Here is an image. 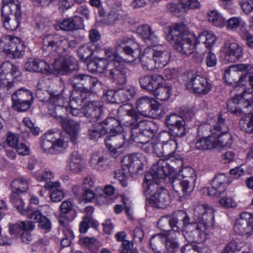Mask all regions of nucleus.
I'll return each instance as SVG.
<instances>
[{
  "mask_svg": "<svg viewBox=\"0 0 253 253\" xmlns=\"http://www.w3.org/2000/svg\"><path fill=\"white\" fill-rule=\"evenodd\" d=\"M171 171L168 160L160 159L153 165L151 169L145 175L143 183L144 194L146 197H150L149 203L152 207L165 209L170 203L168 191L160 185L161 180H164L166 177H169L173 189L180 200L184 199L186 196L193 191L196 180L193 169L189 168L183 169L181 179L171 177Z\"/></svg>",
  "mask_w": 253,
  "mask_h": 253,
  "instance_id": "f257e3e1",
  "label": "nucleus"
},
{
  "mask_svg": "<svg viewBox=\"0 0 253 253\" xmlns=\"http://www.w3.org/2000/svg\"><path fill=\"white\" fill-rule=\"evenodd\" d=\"M76 40L68 41L64 37L58 34L48 35L43 39V49L49 52L48 55L53 58V67L60 75H66L78 69L77 60L68 53L62 54L65 46L75 48Z\"/></svg>",
  "mask_w": 253,
  "mask_h": 253,
  "instance_id": "f03ea898",
  "label": "nucleus"
},
{
  "mask_svg": "<svg viewBox=\"0 0 253 253\" xmlns=\"http://www.w3.org/2000/svg\"><path fill=\"white\" fill-rule=\"evenodd\" d=\"M184 25L176 23L169 27L167 41L176 51L182 54L189 55L192 53L198 44L211 48L216 41L215 36L207 31L200 34L197 38L193 33L185 31Z\"/></svg>",
  "mask_w": 253,
  "mask_h": 253,
  "instance_id": "7ed1b4c3",
  "label": "nucleus"
},
{
  "mask_svg": "<svg viewBox=\"0 0 253 253\" xmlns=\"http://www.w3.org/2000/svg\"><path fill=\"white\" fill-rule=\"evenodd\" d=\"M115 47L116 50L122 51L130 58L128 59V61H133L140 56V63L143 69L150 71L156 70L153 58V48H145L140 55L141 49L139 44L133 40L128 37H123L118 39Z\"/></svg>",
  "mask_w": 253,
  "mask_h": 253,
  "instance_id": "20e7f679",
  "label": "nucleus"
},
{
  "mask_svg": "<svg viewBox=\"0 0 253 253\" xmlns=\"http://www.w3.org/2000/svg\"><path fill=\"white\" fill-rule=\"evenodd\" d=\"M118 113L120 115L125 114L122 121L125 125L135 127L134 133H137V131H140L147 136L153 137L156 132L157 126L153 122L144 120L137 122L138 120V114L130 105L126 104L120 106L118 109Z\"/></svg>",
  "mask_w": 253,
  "mask_h": 253,
  "instance_id": "39448f33",
  "label": "nucleus"
},
{
  "mask_svg": "<svg viewBox=\"0 0 253 253\" xmlns=\"http://www.w3.org/2000/svg\"><path fill=\"white\" fill-rule=\"evenodd\" d=\"M1 17L4 27L9 31H15L21 20L20 3L18 0H3Z\"/></svg>",
  "mask_w": 253,
  "mask_h": 253,
  "instance_id": "423d86ee",
  "label": "nucleus"
},
{
  "mask_svg": "<svg viewBox=\"0 0 253 253\" xmlns=\"http://www.w3.org/2000/svg\"><path fill=\"white\" fill-rule=\"evenodd\" d=\"M248 74H253V65L251 64H237L231 65L224 71V79L226 84L236 86L242 85L243 92L251 93L250 89L246 90L243 83Z\"/></svg>",
  "mask_w": 253,
  "mask_h": 253,
  "instance_id": "0eeeda50",
  "label": "nucleus"
},
{
  "mask_svg": "<svg viewBox=\"0 0 253 253\" xmlns=\"http://www.w3.org/2000/svg\"><path fill=\"white\" fill-rule=\"evenodd\" d=\"M20 75L19 67L9 61L3 62L0 66V94L4 91L10 93L14 86L15 82L9 80L12 77L15 78Z\"/></svg>",
  "mask_w": 253,
  "mask_h": 253,
  "instance_id": "6e6552de",
  "label": "nucleus"
},
{
  "mask_svg": "<svg viewBox=\"0 0 253 253\" xmlns=\"http://www.w3.org/2000/svg\"><path fill=\"white\" fill-rule=\"evenodd\" d=\"M25 46L20 38L4 35L0 39V51L11 54L14 58L22 57L25 53Z\"/></svg>",
  "mask_w": 253,
  "mask_h": 253,
  "instance_id": "1a4fd4ad",
  "label": "nucleus"
},
{
  "mask_svg": "<svg viewBox=\"0 0 253 253\" xmlns=\"http://www.w3.org/2000/svg\"><path fill=\"white\" fill-rule=\"evenodd\" d=\"M136 107L138 113L145 117H154L161 115L163 108L154 99L148 96L137 99Z\"/></svg>",
  "mask_w": 253,
  "mask_h": 253,
  "instance_id": "9d476101",
  "label": "nucleus"
},
{
  "mask_svg": "<svg viewBox=\"0 0 253 253\" xmlns=\"http://www.w3.org/2000/svg\"><path fill=\"white\" fill-rule=\"evenodd\" d=\"M41 147L47 154H57L63 152L67 143L61 138H57L54 133L48 132L42 137Z\"/></svg>",
  "mask_w": 253,
  "mask_h": 253,
  "instance_id": "9b49d317",
  "label": "nucleus"
},
{
  "mask_svg": "<svg viewBox=\"0 0 253 253\" xmlns=\"http://www.w3.org/2000/svg\"><path fill=\"white\" fill-rule=\"evenodd\" d=\"M216 130L217 133L213 138L214 148L230 147L233 143L232 137L228 133L229 129L224 124V119L220 116H219L218 122L214 126V130Z\"/></svg>",
  "mask_w": 253,
  "mask_h": 253,
  "instance_id": "f8f14e48",
  "label": "nucleus"
},
{
  "mask_svg": "<svg viewBox=\"0 0 253 253\" xmlns=\"http://www.w3.org/2000/svg\"><path fill=\"white\" fill-rule=\"evenodd\" d=\"M186 86L188 89L201 94H206L211 91V84L206 78L196 73L189 72L187 74Z\"/></svg>",
  "mask_w": 253,
  "mask_h": 253,
  "instance_id": "ddd939ff",
  "label": "nucleus"
},
{
  "mask_svg": "<svg viewBox=\"0 0 253 253\" xmlns=\"http://www.w3.org/2000/svg\"><path fill=\"white\" fill-rule=\"evenodd\" d=\"M194 215L198 223H201L207 229L214 225V210L208 205H198L194 208Z\"/></svg>",
  "mask_w": 253,
  "mask_h": 253,
  "instance_id": "4468645a",
  "label": "nucleus"
},
{
  "mask_svg": "<svg viewBox=\"0 0 253 253\" xmlns=\"http://www.w3.org/2000/svg\"><path fill=\"white\" fill-rule=\"evenodd\" d=\"M235 233L250 236L253 233V214L244 212L236 219L234 225Z\"/></svg>",
  "mask_w": 253,
  "mask_h": 253,
  "instance_id": "2eb2a0df",
  "label": "nucleus"
},
{
  "mask_svg": "<svg viewBox=\"0 0 253 253\" xmlns=\"http://www.w3.org/2000/svg\"><path fill=\"white\" fill-rule=\"evenodd\" d=\"M166 125L173 137H182L186 135L185 122L181 116L172 114L166 118Z\"/></svg>",
  "mask_w": 253,
  "mask_h": 253,
  "instance_id": "dca6fc26",
  "label": "nucleus"
},
{
  "mask_svg": "<svg viewBox=\"0 0 253 253\" xmlns=\"http://www.w3.org/2000/svg\"><path fill=\"white\" fill-rule=\"evenodd\" d=\"M106 75L116 84L123 85L126 83L129 70L122 65H114L110 63L106 71Z\"/></svg>",
  "mask_w": 253,
  "mask_h": 253,
  "instance_id": "f3484780",
  "label": "nucleus"
},
{
  "mask_svg": "<svg viewBox=\"0 0 253 253\" xmlns=\"http://www.w3.org/2000/svg\"><path fill=\"white\" fill-rule=\"evenodd\" d=\"M124 139L127 140L125 136L121 134H111L106 137V147L112 157L117 158L123 153Z\"/></svg>",
  "mask_w": 253,
  "mask_h": 253,
  "instance_id": "a211bd4d",
  "label": "nucleus"
},
{
  "mask_svg": "<svg viewBox=\"0 0 253 253\" xmlns=\"http://www.w3.org/2000/svg\"><path fill=\"white\" fill-rule=\"evenodd\" d=\"M227 185V178L223 174H219L214 177L211 188H205L204 190L209 196L219 197L225 194Z\"/></svg>",
  "mask_w": 253,
  "mask_h": 253,
  "instance_id": "6ab92c4d",
  "label": "nucleus"
},
{
  "mask_svg": "<svg viewBox=\"0 0 253 253\" xmlns=\"http://www.w3.org/2000/svg\"><path fill=\"white\" fill-rule=\"evenodd\" d=\"M251 102L244 99L242 94H236L227 102V107L229 111L237 116L243 113L242 108H247L251 106Z\"/></svg>",
  "mask_w": 253,
  "mask_h": 253,
  "instance_id": "aec40b11",
  "label": "nucleus"
},
{
  "mask_svg": "<svg viewBox=\"0 0 253 253\" xmlns=\"http://www.w3.org/2000/svg\"><path fill=\"white\" fill-rule=\"evenodd\" d=\"M223 51L225 60L229 62L239 60L244 54L243 47L236 42L225 43Z\"/></svg>",
  "mask_w": 253,
  "mask_h": 253,
  "instance_id": "412c9836",
  "label": "nucleus"
},
{
  "mask_svg": "<svg viewBox=\"0 0 253 253\" xmlns=\"http://www.w3.org/2000/svg\"><path fill=\"white\" fill-rule=\"evenodd\" d=\"M84 115L91 122H96L101 115V105L97 101H89L82 108Z\"/></svg>",
  "mask_w": 253,
  "mask_h": 253,
  "instance_id": "4be33fe9",
  "label": "nucleus"
},
{
  "mask_svg": "<svg viewBox=\"0 0 253 253\" xmlns=\"http://www.w3.org/2000/svg\"><path fill=\"white\" fill-rule=\"evenodd\" d=\"M123 169H128L130 174L137 173L143 168L141 160L135 155H127L122 161Z\"/></svg>",
  "mask_w": 253,
  "mask_h": 253,
  "instance_id": "5701e85b",
  "label": "nucleus"
},
{
  "mask_svg": "<svg viewBox=\"0 0 253 253\" xmlns=\"http://www.w3.org/2000/svg\"><path fill=\"white\" fill-rule=\"evenodd\" d=\"M206 229L201 223L192 224L186 231L187 238L190 242H201L206 238Z\"/></svg>",
  "mask_w": 253,
  "mask_h": 253,
  "instance_id": "b1692460",
  "label": "nucleus"
},
{
  "mask_svg": "<svg viewBox=\"0 0 253 253\" xmlns=\"http://www.w3.org/2000/svg\"><path fill=\"white\" fill-rule=\"evenodd\" d=\"M9 233L13 238L20 237L23 232L33 230L34 224L32 221H19L14 224L10 223L8 225Z\"/></svg>",
  "mask_w": 253,
  "mask_h": 253,
  "instance_id": "393cba45",
  "label": "nucleus"
},
{
  "mask_svg": "<svg viewBox=\"0 0 253 253\" xmlns=\"http://www.w3.org/2000/svg\"><path fill=\"white\" fill-rule=\"evenodd\" d=\"M163 80V77L158 75L144 76L140 78L139 83L142 88L154 93Z\"/></svg>",
  "mask_w": 253,
  "mask_h": 253,
  "instance_id": "a878e982",
  "label": "nucleus"
},
{
  "mask_svg": "<svg viewBox=\"0 0 253 253\" xmlns=\"http://www.w3.org/2000/svg\"><path fill=\"white\" fill-rule=\"evenodd\" d=\"M136 31L138 35L147 44H155L159 42L158 37L148 24H143L138 26Z\"/></svg>",
  "mask_w": 253,
  "mask_h": 253,
  "instance_id": "bb28decb",
  "label": "nucleus"
},
{
  "mask_svg": "<svg viewBox=\"0 0 253 253\" xmlns=\"http://www.w3.org/2000/svg\"><path fill=\"white\" fill-rule=\"evenodd\" d=\"M171 135L167 131L161 132L160 134V139L163 143L164 156L171 155L176 150V140L174 139V137H172Z\"/></svg>",
  "mask_w": 253,
  "mask_h": 253,
  "instance_id": "cd10ccee",
  "label": "nucleus"
},
{
  "mask_svg": "<svg viewBox=\"0 0 253 253\" xmlns=\"http://www.w3.org/2000/svg\"><path fill=\"white\" fill-rule=\"evenodd\" d=\"M25 68L27 71L42 74L50 72L48 64L46 62L39 59H29L26 63Z\"/></svg>",
  "mask_w": 253,
  "mask_h": 253,
  "instance_id": "c85d7f7f",
  "label": "nucleus"
},
{
  "mask_svg": "<svg viewBox=\"0 0 253 253\" xmlns=\"http://www.w3.org/2000/svg\"><path fill=\"white\" fill-rule=\"evenodd\" d=\"M179 219L173 216L166 215L162 217L158 221V226L162 230L169 231L168 227H169L172 231L177 232L181 231L178 223Z\"/></svg>",
  "mask_w": 253,
  "mask_h": 253,
  "instance_id": "c756f323",
  "label": "nucleus"
},
{
  "mask_svg": "<svg viewBox=\"0 0 253 253\" xmlns=\"http://www.w3.org/2000/svg\"><path fill=\"white\" fill-rule=\"evenodd\" d=\"M60 125L64 130L70 135L71 141L75 143L80 127V124L73 120L66 119L61 120Z\"/></svg>",
  "mask_w": 253,
  "mask_h": 253,
  "instance_id": "7c9ffc66",
  "label": "nucleus"
},
{
  "mask_svg": "<svg viewBox=\"0 0 253 253\" xmlns=\"http://www.w3.org/2000/svg\"><path fill=\"white\" fill-rule=\"evenodd\" d=\"M84 211L86 215L83 218V221L80 224L79 231L81 233H85L89 227L96 228L98 224L96 220L91 217V214L94 211L92 207H87L85 208Z\"/></svg>",
  "mask_w": 253,
  "mask_h": 253,
  "instance_id": "2f4dec72",
  "label": "nucleus"
},
{
  "mask_svg": "<svg viewBox=\"0 0 253 253\" xmlns=\"http://www.w3.org/2000/svg\"><path fill=\"white\" fill-rule=\"evenodd\" d=\"M200 6V3L198 0H180L179 4L174 5L171 11L175 15L180 16L185 13L186 8L197 9Z\"/></svg>",
  "mask_w": 253,
  "mask_h": 253,
  "instance_id": "473e14b6",
  "label": "nucleus"
},
{
  "mask_svg": "<svg viewBox=\"0 0 253 253\" xmlns=\"http://www.w3.org/2000/svg\"><path fill=\"white\" fill-rule=\"evenodd\" d=\"M154 60L156 66V69H162L166 66L169 60V52L165 50L159 49L158 46L153 47Z\"/></svg>",
  "mask_w": 253,
  "mask_h": 253,
  "instance_id": "72a5a7b5",
  "label": "nucleus"
},
{
  "mask_svg": "<svg viewBox=\"0 0 253 253\" xmlns=\"http://www.w3.org/2000/svg\"><path fill=\"white\" fill-rule=\"evenodd\" d=\"M100 124L103 126V130L105 131V134L107 133H110V135L118 134L123 130L120 122L113 117L106 118Z\"/></svg>",
  "mask_w": 253,
  "mask_h": 253,
  "instance_id": "f704fd0d",
  "label": "nucleus"
},
{
  "mask_svg": "<svg viewBox=\"0 0 253 253\" xmlns=\"http://www.w3.org/2000/svg\"><path fill=\"white\" fill-rule=\"evenodd\" d=\"M89 164L93 169L103 171L108 168L109 161L106 156L93 153L91 156Z\"/></svg>",
  "mask_w": 253,
  "mask_h": 253,
  "instance_id": "c9c22d12",
  "label": "nucleus"
},
{
  "mask_svg": "<svg viewBox=\"0 0 253 253\" xmlns=\"http://www.w3.org/2000/svg\"><path fill=\"white\" fill-rule=\"evenodd\" d=\"M98 83L97 79L95 77L84 74L82 81V88L79 93H82L87 97L89 96L93 91V87Z\"/></svg>",
  "mask_w": 253,
  "mask_h": 253,
  "instance_id": "e433bc0d",
  "label": "nucleus"
},
{
  "mask_svg": "<svg viewBox=\"0 0 253 253\" xmlns=\"http://www.w3.org/2000/svg\"><path fill=\"white\" fill-rule=\"evenodd\" d=\"M68 169L73 173H78L84 168L82 156L77 152H73L69 158Z\"/></svg>",
  "mask_w": 253,
  "mask_h": 253,
  "instance_id": "4c0bfd02",
  "label": "nucleus"
},
{
  "mask_svg": "<svg viewBox=\"0 0 253 253\" xmlns=\"http://www.w3.org/2000/svg\"><path fill=\"white\" fill-rule=\"evenodd\" d=\"M130 127V133L129 137L127 138L128 142L132 144L134 142L136 143H141L142 145L150 144L151 141L150 139L152 137H149L145 135L144 133L140 132V131H137V133H134V131L135 130V127L133 126H128Z\"/></svg>",
  "mask_w": 253,
  "mask_h": 253,
  "instance_id": "58836bf2",
  "label": "nucleus"
},
{
  "mask_svg": "<svg viewBox=\"0 0 253 253\" xmlns=\"http://www.w3.org/2000/svg\"><path fill=\"white\" fill-rule=\"evenodd\" d=\"M48 112L50 115L56 119L60 124L61 120H65L66 117L68 115V106L60 105L49 106Z\"/></svg>",
  "mask_w": 253,
  "mask_h": 253,
  "instance_id": "ea45409f",
  "label": "nucleus"
},
{
  "mask_svg": "<svg viewBox=\"0 0 253 253\" xmlns=\"http://www.w3.org/2000/svg\"><path fill=\"white\" fill-rule=\"evenodd\" d=\"M82 18L79 16L66 18L59 24V28L65 31L75 30L79 28V23H82Z\"/></svg>",
  "mask_w": 253,
  "mask_h": 253,
  "instance_id": "a19ab883",
  "label": "nucleus"
},
{
  "mask_svg": "<svg viewBox=\"0 0 253 253\" xmlns=\"http://www.w3.org/2000/svg\"><path fill=\"white\" fill-rule=\"evenodd\" d=\"M180 231L173 232L169 231V233L166 236V252L168 253L175 252V250L179 247V244L177 241L178 235H180Z\"/></svg>",
  "mask_w": 253,
  "mask_h": 253,
  "instance_id": "79ce46f5",
  "label": "nucleus"
},
{
  "mask_svg": "<svg viewBox=\"0 0 253 253\" xmlns=\"http://www.w3.org/2000/svg\"><path fill=\"white\" fill-rule=\"evenodd\" d=\"M166 239V236L161 234L153 236L150 241V245L154 253H168L163 248Z\"/></svg>",
  "mask_w": 253,
  "mask_h": 253,
  "instance_id": "37998d69",
  "label": "nucleus"
},
{
  "mask_svg": "<svg viewBox=\"0 0 253 253\" xmlns=\"http://www.w3.org/2000/svg\"><path fill=\"white\" fill-rule=\"evenodd\" d=\"M239 126L241 130L248 133H253V113L245 114L240 120Z\"/></svg>",
  "mask_w": 253,
  "mask_h": 253,
  "instance_id": "c03bdc74",
  "label": "nucleus"
},
{
  "mask_svg": "<svg viewBox=\"0 0 253 253\" xmlns=\"http://www.w3.org/2000/svg\"><path fill=\"white\" fill-rule=\"evenodd\" d=\"M215 126V125L211 126L208 123L201 124L197 130L198 136L213 139L215 134L217 133V130H214Z\"/></svg>",
  "mask_w": 253,
  "mask_h": 253,
  "instance_id": "a18cd8bd",
  "label": "nucleus"
},
{
  "mask_svg": "<svg viewBox=\"0 0 253 253\" xmlns=\"http://www.w3.org/2000/svg\"><path fill=\"white\" fill-rule=\"evenodd\" d=\"M87 136L90 139L97 140L105 135V131L100 123L92 125L88 129Z\"/></svg>",
  "mask_w": 253,
  "mask_h": 253,
  "instance_id": "49530a36",
  "label": "nucleus"
},
{
  "mask_svg": "<svg viewBox=\"0 0 253 253\" xmlns=\"http://www.w3.org/2000/svg\"><path fill=\"white\" fill-rule=\"evenodd\" d=\"M33 93L24 88L14 91L12 95V100L33 101Z\"/></svg>",
  "mask_w": 253,
  "mask_h": 253,
  "instance_id": "de8ad7c7",
  "label": "nucleus"
},
{
  "mask_svg": "<svg viewBox=\"0 0 253 253\" xmlns=\"http://www.w3.org/2000/svg\"><path fill=\"white\" fill-rule=\"evenodd\" d=\"M12 191L22 193L27 191L29 188L27 180L22 178L14 179L11 183Z\"/></svg>",
  "mask_w": 253,
  "mask_h": 253,
  "instance_id": "09e8293b",
  "label": "nucleus"
},
{
  "mask_svg": "<svg viewBox=\"0 0 253 253\" xmlns=\"http://www.w3.org/2000/svg\"><path fill=\"white\" fill-rule=\"evenodd\" d=\"M171 88L169 85H159L154 92L156 98L162 101L167 100L170 96Z\"/></svg>",
  "mask_w": 253,
  "mask_h": 253,
  "instance_id": "8fccbe9b",
  "label": "nucleus"
},
{
  "mask_svg": "<svg viewBox=\"0 0 253 253\" xmlns=\"http://www.w3.org/2000/svg\"><path fill=\"white\" fill-rule=\"evenodd\" d=\"M87 97L82 93H79L78 91H73L70 99V102L68 107L72 108H81V105L83 100Z\"/></svg>",
  "mask_w": 253,
  "mask_h": 253,
  "instance_id": "3c124183",
  "label": "nucleus"
},
{
  "mask_svg": "<svg viewBox=\"0 0 253 253\" xmlns=\"http://www.w3.org/2000/svg\"><path fill=\"white\" fill-rule=\"evenodd\" d=\"M105 54L107 58L106 60L110 61L109 63H113L114 65H116V63L118 64L124 63L126 60L119 56L112 48H106Z\"/></svg>",
  "mask_w": 253,
  "mask_h": 253,
  "instance_id": "603ef678",
  "label": "nucleus"
},
{
  "mask_svg": "<svg viewBox=\"0 0 253 253\" xmlns=\"http://www.w3.org/2000/svg\"><path fill=\"white\" fill-rule=\"evenodd\" d=\"M195 148L201 150H206L214 148L212 139L201 137L195 143Z\"/></svg>",
  "mask_w": 253,
  "mask_h": 253,
  "instance_id": "864d4df0",
  "label": "nucleus"
},
{
  "mask_svg": "<svg viewBox=\"0 0 253 253\" xmlns=\"http://www.w3.org/2000/svg\"><path fill=\"white\" fill-rule=\"evenodd\" d=\"M110 63L106 59L101 58L91 61L90 65H95V68L91 69L93 72L97 71L99 73L104 72L106 74V71H107Z\"/></svg>",
  "mask_w": 253,
  "mask_h": 253,
  "instance_id": "5fc2aeb1",
  "label": "nucleus"
},
{
  "mask_svg": "<svg viewBox=\"0 0 253 253\" xmlns=\"http://www.w3.org/2000/svg\"><path fill=\"white\" fill-rule=\"evenodd\" d=\"M208 19L210 22L217 27L222 26L226 21L224 18L214 10H212L209 13Z\"/></svg>",
  "mask_w": 253,
  "mask_h": 253,
  "instance_id": "6e6d98bb",
  "label": "nucleus"
},
{
  "mask_svg": "<svg viewBox=\"0 0 253 253\" xmlns=\"http://www.w3.org/2000/svg\"><path fill=\"white\" fill-rule=\"evenodd\" d=\"M12 107L17 112H25L28 110L33 101L12 100Z\"/></svg>",
  "mask_w": 253,
  "mask_h": 253,
  "instance_id": "4d7b16f0",
  "label": "nucleus"
},
{
  "mask_svg": "<svg viewBox=\"0 0 253 253\" xmlns=\"http://www.w3.org/2000/svg\"><path fill=\"white\" fill-rule=\"evenodd\" d=\"M63 91V87H60V90H54L50 92V96L47 101H49V106H57L58 102L63 101L62 93Z\"/></svg>",
  "mask_w": 253,
  "mask_h": 253,
  "instance_id": "13d9d810",
  "label": "nucleus"
},
{
  "mask_svg": "<svg viewBox=\"0 0 253 253\" xmlns=\"http://www.w3.org/2000/svg\"><path fill=\"white\" fill-rule=\"evenodd\" d=\"M77 53L79 57L83 62H86L93 54L92 49L86 45L80 47L77 50Z\"/></svg>",
  "mask_w": 253,
  "mask_h": 253,
  "instance_id": "bf43d9fd",
  "label": "nucleus"
},
{
  "mask_svg": "<svg viewBox=\"0 0 253 253\" xmlns=\"http://www.w3.org/2000/svg\"><path fill=\"white\" fill-rule=\"evenodd\" d=\"M246 25V23L242 18L232 17L227 21V27L231 30H235L238 27L243 28Z\"/></svg>",
  "mask_w": 253,
  "mask_h": 253,
  "instance_id": "052dcab7",
  "label": "nucleus"
},
{
  "mask_svg": "<svg viewBox=\"0 0 253 253\" xmlns=\"http://www.w3.org/2000/svg\"><path fill=\"white\" fill-rule=\"evenodd\" d=\"M84 74L74 75L69 79V83L72 85L74 90L73 91H80L82 88V81Z\"/></svg>",
  "mask_w": 253,
  "mask_h": 253,
  "instance_id": "680f3d73",
  "label": "nucleus"
},
{
  "mask_svg": "<svg viewBox=\"0 0 253 253\" xmlns=\"http://www.w3.org/2000/svg\"><path fill=\"white\" fill-rule=\"evenodd\" d=\"M128 89H121L116 90V100L117 103H124L126 102L131 96V94H129Z\"/></svg>",
  "mask_w": 253,
  "mask_h": 253,
  "instance_id": "e2e57ef3",
  "label": "nucleus"
},
{
  "mask_svg": "<svg viewBox=\"0 0 253 253\" xmlns=\"http://www.w3.org/2000/svg\"><path fill=\"white\" fill-rule=\"evenodd\" d=\"M180 116L183 118V121L186 123V121H190L194 117V114L192 109L188 107L182 106L179 109Z\"/></svg>",
  "mask_w": 253,
  "mask_h": 253,
  "instance_id": "0e129e2a",
  "label": "nucleus"
},
{
  "mask_svg": "<svg viewBox=\"0 0 253 253\" xmlns=\"http://www.w3.org/2000/svg\"><path fill=\"white\" fill-rule=\"evenodd\" d=\"M149 145H151V149L153 148V152L159 157L164 156L162 141L159 142L156 139L152 140Z\"/></svg>",
  "mask_w": 253,
  "mask_h": 253,
  "instance_id": "69168bd1",
  "label": "nucleus"
},
{
  "mask_svg": "<svg viewBox=\"0 0 253 253\" xmlns=\"http://www.w3.org/2000/svg\"><path fill=\"white\" fill-rule=\"evenodd\" d=\"M225 194L220 196L222 197L219 201L220 205L225 208H235L236 207V202L232 198L225 196Z\"/></svg>",
  "mask_w": 253,
  "mask_h": 253,
  "instance_id": "338daca9",
  "label": "nucleus"
},
{
  "mask_svg": "<svg viewBox=\"0 0 253 253\" xmlns=\"http://www.w3.org/2000/svg\"><path fill=\"white\" fill-rule=\"evenodd\" d=\"M6 141L9 147L14 148L18 143V137L15 133L8 132L6 134Z\"/></svg>",
  "mask_w": 253,
  "mask_h": 253,
  "instance_id": "774afa93",
  "label": "nucleus"
}]
</instances>
